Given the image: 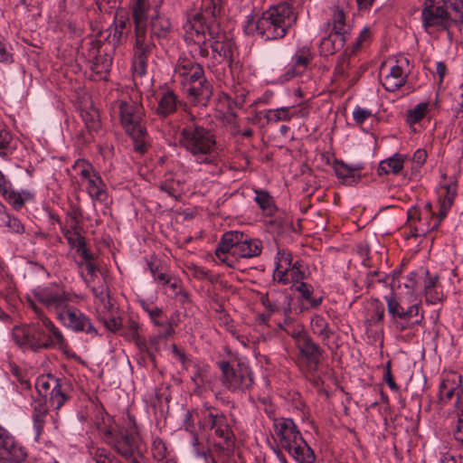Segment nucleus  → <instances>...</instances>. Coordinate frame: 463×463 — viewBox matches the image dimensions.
<instances>
[{
    "mask_svg": "<svg viewBox=\"0 0 463 463\" xmlns=\"http://www.w3.org/2000/svg\"><path fill=\"white\" fill-rule=\"evenodd\" d=\"M29 305L38 320L31 325L14 328L13 337L15 343L20 347L32 351L67 346V340L53 322L33 300L29 301Z\"/></svg>",
    "mask_w": 463,
    "mask_h": 463,
    "instance_id": "f257e3e1",
    "label": "nucleus"
},
{
    "mask_svg": "<svg viewBox=\"0 0 463 463\" xmlns=\"http://www.w3.org/2000/svg\"><path fill=\"white\" fill-rule=\"evenodd\" d=\"M298 19L293 6L288 3H280L269 7L255 20L247 17L244 32L247 34L257 33L265 41L279 40L285 37Z\"/></svg>",
    "mask_w": 463,
    "mask_h": 463,
    "instance_id": "f03ea898",
    "label": "nucleus"
},
{
    "mask_svg": "<svg viewBox=\"0 0 463 463\" xmlns=\"http://www.w3.org/2000/svg\"><path fill=\"white\" fill-rule=\"evenodd\" d=\"M222 9V0H202L198 12L188 14L183 27L186 41L193 57L207 58L210 43L207 35V24L213 16L219 15Z\"/></svg>",
    "mask_w": 463,
    "mask_h": 463,
    "instance_id": "7ed1b4c3",
    "label": "nucleus"
},
{
    "mask_svg": "<svg viewBox=\"0 0 463 463\" xmlns=\"http://www.w3.org/2000/svg\"><path fill=\"white\" fill-rule=\"evenodd\" d=\"M122 420V425L117 429H107L104 438L129 463H147L141 449L135 417L128 413Z\"/></svg>",
    "mask_w": 463,
    "mask_h": 463,
    "instance_id": "20e7f679",
    "label": "nucleus"
},
{
    "mask_svg": "<svg viewBox=\"0 0 463 463\" xmlns=\"http://www.w3.org/2000/svg\"><path fill=\"white\" fill-rule=\"evenodd\" d=\"M179 144L198 164H211L217 152L214 133L194 122L193 115H191V122L180 131Z\"/></svg>",
    "mask_w": 463,
    "mask_h": 463,
    "instance_id": "39448f33",
    "label": "nucleus"
},
{
    "mask_svg": "<svg viewBox=\"0 0 463 463\" xmlns=\"http://www.w3.org/2000/svg\"><path fill=\"white\" fill-rule=\"evenodd\" d=\"M203 414L199 425L203 430L211 431L208 435L210 446L215 452L230 457L235 449L236 438L228 417L217 410H208Z\"/></svg>",
    "mask_w": 463,
    "mask_h": 463,
    "instance_id": "423d86ee",
    "label": "nucleus"
},
{
    "mask_svg": "<svg viewBox=\"0 0 463 463\" xmlns=\"http://www.w3.org/2000/svg\"><path fill=\"white\" fill-rule=\"evenodd\" d=\"M384 300L393 330L400 334L409 331L402 338L405 341L411 340L415 336V334L411 331L424 320L423 314L420 313V305H406L403 300L398 298L392 292L384 296Z\"/></svg>",
    "mask_w": 463,
    "mask_h": 463,
    "instance_id": "0eeeda50",
    "label": "nucleus"
},
{
    "mask_svg": "<svg viewBox=\"0 0 463 463\" xmlns=\"http://www.w3.org/2000/svg\"><path fill=\"white\" fill-rule=\"evenodd\" d=\"M118 109L121 126L133 140L134 149L145 153L148 146V134L142 105L133 101H119Z\"/></svg>",
    "mask_w": 463,
    "mask_h": 463,
    "instance_id": "6e6552de",
    "label": "nucleus"
},
{
    "mask_svg": "<svg viewBox=\"0 0 463 463\" xmlns=\"http://www.w3.org/2000/svg\"><path fill=\"white\" fill-rule=\"evenodd\" d=\"M262 249L260 240L251 238L239 231H230L222 234L215 250V255L222 261H224L222 256L228 252L240 258L250 259L260 256Z\"/></svg>",
    "mask_w": 463,
    "mask_h": 463,
    "instance_id": "1a4fd4ad",
    "label": "nucleus"
},
{
    "mask_svg": "<svg viewBox=\"0 0 463 463\" xmlns=\"http://www.w3.org/2000/svg\"><path fill=\"white\" fill-rule=\"evenodd\" d=\"M216 364L222 373V384L228 391L241 393L252 388L253 373L247 364L240 361L221 360Z\"/></svg>",
    "mask_w": 463,
    "mask_h": 463,
    "instance_id": "9d476101",
    "label": "nucleus"
},
{
    "mask_svg": "<svg viewBox=\"0 0 463 463\" xmlns=\"http://www.w3.org/2000/svg\"><path fill=\"white\" fill-rule=\"evenodd\" d=\"M217 16H213V19H210L207 24V35L212 50V59L213 63L227 61L232 71L237 66V62H235L236 45L234 41L221 30Z\"/></svg>",
    "mask_w": 463,
    "mask_h": 463,
    "instance_id": "9b49d317",
    "label": "nucleus"
},
{
    "mask_svg": "<svg viewBox=\"0 0 463 463\" xmlns=\"http://www.w3.org/2000/svg\"><path fill=\"white\" fill-rule=\"evenodd\" d=\"M33 294L37 301L50 310L58 314L66 309L71 304H77V295L65 290L57 284H50L45 287H39L33 289Z\"/></svg>",
    "mask_w": 463,
    "mask_h": 463,
    "instance_id": "f8f14e48",
    "label": "nucleus"
},
{
    "mask_svg": "<svg viewBox=\"0 0 463 463\" xmlns=\"http://www.w3.org/2000/svg\"><path fill=\"white\" fill-rule=\"evenodd\" d=\"M421 22L426 31L433 27L439 31H446L449 37L452 36L450 27L455 25V22L452 14L443 4L436 5L433 0L427 1L421 10Z\"/></svg>",
    "mask_w": 463,
    "mask_h": 463,
    "instance_id": "ddd939ff",
    "label": "nucleus"
},
{
    "mask_svg": "<svg viewBox=\"0 0 463 463\" xmlns=\"http://www.w3.org/2000/svg\"><path fill=\"white\" fill-rule=\"evenodd\" d=\"M57 320L67 329L74 333H85L91 337L98 335V330L91 319L81 310L71 304L66 309L58 314Z\"/></svg>",
    "mask_w": 463,
    "mask_h": 463,
    "instance_id": "4468645a",
    "label": "nucleus"
},
{
    "mask_svg": "<svg viewBox=\"0 0 463 463\" xmlns=\"http://www.w3.org/2000/svg\"><path fill=\"white\" fill-rule=\"evenodd\" d=\"M36 389L42 395H45L47 391L52 389L50 402L55 410H60L70 399L67 392L70 389L69 383L66 380L56 378L51 374L38 377L36 381Z\"/></svg>",
    "mask_w": 463,
    "mask_h": 463,
    "instance_id": "2eb2a0df",
    "label": "nucleus"
},
{
    "mask_svg": "<svg viewBox=\"0 0 463 463\" xmlns=\"http://www.w3.org/2000/svg\"><path fill=\"white\" fill-rule=\"evenodd\" d=\"M135 38L133 67L135 72L142 76L146 71L147 60L155 48V43L151 37H148L147 29L135 30Z\"/></svg>",
    "mask_w": 463,
    "mask_h": 463,
    "instance_id": "dca6fc26",
    "label": "nucleus"
},
{
    "mask_svg": "<svg viewBox=\"0 0 463 463\" xmlns=\"http://www.w3.org/2000/svg\"><path fill=\"white\" fill-rule=\"evenodd\" d=\"M298 360L309 373L317 371L324 350L312 338L306 337L297 345Z\"/></svg>",
    "mask_w": 463,
    "mask_h": 463,
    "instance_id": "f3484780",
    "label": "nucleus"
},
{
    "mask_svg": "<svg viewBox=\"0 0 463 463\" xmlns=\"http://www.w3.org/2000/svg\"><path fill=\"white\" fill-rule=\"evenodd\" d=\"M89 45L86 57L90 62V70L99 75L109 72L112 64V58L105 52L102 53L101 42L99 40H90Z\"/></svg>",
    "mask_w": 463,
    "mask_h": 463,
    "instance_id": "a211bd4d",
    "label": "nucleus"
},
{
    "mask_svg": "<svg viewBox=\"0 0 463 463\" xmlns=\"http://www.w3.org/2000/svg\"><path fill=\"white\" fill-rule=\"evenodd\" d=\"M0 194L15 211H20L26 202L33 199V194L28 190L16 192L12 188V184L5 179L0 170Z\"/></svg>",
    "mask_w": 463,
    "mask_h": 463,
    "instance_id": "6ab92c4d",
    "label": "nucleus"
},
{
    "mask_svg": "<svg viewBox=\"0 0 463 463\" xmlns=\"http://www.w3.org/2000/svg\"><path fill=\"white\" fill-rule=\"evenodd\" d=\"M273 430L282 449L302 436L298 426L290 418L274 419Z\"/></svg>",
    "mask_w": 463,
    "mask_h": 463,
    "instance_id": "aec40b11",
    "label": "nucleus"
},
{
    "mask_svg": "<svg viewBox=\"0 0 463 463\" xmlns=\"http://www.w3.org/2000/svg\"><path fill=\"white\" fill-rule=\"evenodd\" d=\"M292 297L287 292H277L269 290L266 296L261 298L262 305L270 312L282 311L285 316L291 313Z\"/></svg>",
    "mask_w": 463,
    "mask_h": 463,
    "instance_id": "412c9836",
    "label": "nucleus"
},
{
    "mask_svg": "<svg viewBox=\"0 0 463 463\" xmlns=\"http://www.w3.org/2000/svg\"><path fill=\"white\" fill-rule=\"evenodd\" d=\"M397 62V64L390 68L383 80V86L389 92L396 91L407 81L408 73L404 71L403 64L408 66L409 60L404 58Z\"/></svg>",
    "mask_w": 463,
    "mask_h": 463,
    "instance_id": "4be33fe9",
    "label": "nucleus"
},
{
    "mask_svg": "<svg viewBox=\"0 0 463 463\" xmlns=\"http://www.w3.org/2000/svg\"><path fill=\"white\" fill-rule=\"evenodd\" d=\"M156 107L155 113L160 118H166L174 114L179 102L177 95L170 89H164L156 96Z\"/></svg>",
    "mask_w": 463,
    "mask_h": 463,
    "instance_id": "5701e85b",
    "label": "nucleus"
},
{
    "mask_svg": "<svg viewBox=\"0 0 463 463\" xmlns=\"http://www.w3.org/2000/svg\"><path fill=\"white\" fill-rule=\"evenodd\" d=\"M284 449L288 451L298 463H314L316 460L314 450L302 436L287 445Z\"/></svg>",
    "mask_w": 463,
    "mask_h": 463,
    "instance_id": "b1692460",
    "label": "nucleus"
},
{
    "mask_svg": "<svg viewBox=\"0 0 463 463\" xmlns=\"http://www.w3.org/2000/svg\"><path fill=\"white\" fill-rule=\"evenodd\" d=\"M139 328L140 326L138 322L134 320L132 317H128L123 320V326L121 327L120 334L129 341H133L139 351L149 353L147 341L140 336Z\"/></svg>",
    "mask_w": 463,
    "mask_h": 463,
    "instance_id": "393cba45",
    "label": "nucleus"
},
{
    "mask_svg": "<svg viewBox=\"0 0 463 463\" xmlns=\"http://www.w3.org/2000/svg\"><path fill=\"white\" fill-rule=\"evenodd\" d=\"M185 91L192 103L206 106L212 97L213 87L208 80H204L187 86Z\"/></svg>",
    "mask_w": 463,
    "mask_h": 463,
    "instance_id": "a878e982",
    "label": "nucleus"
},
{
    "mask_svg": "<svg viewBox=\"0 0 463 463\" xmlns=\"http://www.w3.org/2000/svg\"><path fill=\"white\" fill-rule=\"evenodd\" d=\"M0 447L7 453H10L17 461H24L27 453L23 446H21L13 435L7 430L0 425Z\"/></svg>",
    "mask_w": 463,
    "mask_h": 463,
    "instance_id": "bb28decb",
    "label": "nucleus"
},
{
    "mask_svg": "<svg viewBox=\"0 0 463 463\" xmlns=\"http://www.w3.org/2000/svg\"><path fill=\"white\" fill-rule=\"evenodd\" d=\"M363 166L361 164L348 165L342 161H335L334 164V170L336 176L342 180L344 184L352 185L356 184L360 178V171Z\"/></svg>",
    "mask_w": 463,
    "mask_h": 463,
    "instance_id": "cd10ccee",
    "label": "nucleus"
},
{
    "mask_svg": "<svg viewBox=\"0 0 463 463\" xmlns=\"http://www.w3.org/2000/svg\"><path fill=\"white\" fill-rule=\"evenodd\" d=\"M86 191L93 200L105 202L108 198V188L100 175L96 170L85 181Z\"/></svg>",
    "mask_w": 463,
    "mask_h": 463,
    "instance_id": "c85d7f7f",
    "label": "nucleus"
},
{
    "mask_svg": "<svg viewBox=\"0 0 463 463\" xmlns=\"http://www.w3.org/2000/svg\"><path fill=\"white\" fill-rule=\"evenodd\" d=\"M313 60V54L307 46H303L297 50L291 59V67L287 71V75L294 77L296 75L302 74L311 61Z\"/></svg>",
    "mask_w": 463,
    "mask_h": 463,
    "instance_id": "c756f323",
    "label": "nucleus"
},
{
    "mask_svg": "<svg viewBox=\"0 0 463 463\" xmlns=\"http://www.w3.org/2000/svg\"><path fill=\"white\" fill-rule=\"evenodd\" d=\"M460 382L461 376L457 373H451L441 381L439 391L440 403L446 404L455 394L458 395Z\"/></svg>",
    "mask_w": 463,
    "mask_h": 463,
    "instance_id": "7c9ffc66",
    "label": "nucleus"
},
{
    "mask_svg": "<svg viewBox=\"0 0 463 463\" xmlns=\"http://www.w3.org/2000/svg\"><path fill=\"white\" fill-rule=\"evenodd\" d=\"M372 38V32L370 27L365 26L362 29L359 35L356 37L355 41L353 43L352 46H347L345 50V52L341 56L340 63L337 67V70L344 73V64L346 60L354 55L364 43H368Z\"/></svg>",
    "mask_w": 463,
    "mask_h": 463,
    "instance_id": "2f4dec72",
    "label": "nucleus"
},
{
    "mask_svg": "<svg viewBox=\"0 0 463 463\" xmlns=\"http://www.w3.org/2000/svg\"><path fill=\"white\" fill-rule=\"evenodd\" d=\"M348 39L330 33L328 36L324 37L319 44V53L322 56L333 55L338 51L342 50Z\"/></svg>",
    "mask_w": 463,
    "mask_h": 463,
    "instance_id": "473e14b6",
    "label": "nucleus"
},
{
    "mask_svg": "<svg viewBox=\"0 0 463 463\" xmlns=\"http://www.w3.org/2000/svg\"><path fill=\"white\" fill-rule=\"evenodd\" d=\"M332 26L331 33L344 36L348 39L351 33V26L346 22L345 13L339 7H334L332 15L328 22Z\"/></svg>",
    "mask_w": 463,
    "mask_h": 463,
    "instance_id": "72a5a7b5",
    "label": "nucleus"
},
{
    "mask_svg": "<svg viewBox=\"0 0 463 463\" xmlns=\"http://www.w3.org/2000/svg\"><path fill=\"white\" fill-rule=\"evenodd\" d=\"M215 377L211 373L209 364H195L191 380L197 390L205 389L210 386Z\"/></svg>",
    "mask_w": 463,
    "mask_h": 463,
    "instance_id": "f704fd0d",
    "label": "nucleus"
},
{
    "mask_svg": "<svg viewBox=\"0 0 463 463\" xmlns=\"http://www.w3.org/2000/svg\"><path fill=\"white\" fill-rule=\"evenodd\" d=\"M172 31V24L170 20L165 16L156 15L150 22L151 40L156 37L159 41L167 38Z\"/></svg>",
    "mask_w": 463,
    "mask_h": 463,
    "instance_id": "c9c22d12",
    "label": "nucleus"
},
{
    "mask_svg": "<svg viewBox=\"0 0 463 463\" xmlns=\"http://www.w3.org/2000/svg\"><path fill=\"white\" fill-rule=\"evenodd\" d=\"M404 164V156L399 153L394 154L393 156L382 160L377 168V173L379 175H397L403 168Z\"/></svg>",
    "mask_w": 463,
    "mask_h": 463,
    "instance_id": "e433bc0d",
    "label": "nucleus"
},
{
    "mask_svg": "<svg viewBox=\"0 0 463 463\" xmlns=\"http://www.w3.org/2000/svg\"><path fill=\"white\" fill-rule=\"evenodd\" d=\"M18 139L5 128L0 126V156L9 158L16 150Z\"/></svg>",
    "mask_w": 463,
    "mask_h": 463,
    "instance_id": "4c0bfd02",
    "label": "nucleus"
},
{
    "mask_svg": "<svg viewBox=\"0 0 463 463\" xmlns=\"http://www.w3.org/2000/svg\"><path fill=\"white\" fill-rule=\"evenodd\" d=\"M148 9V0H133L132 17L135 23V30L147 29L146 20Z\"/></svg>",
    "mask_w": 463,
    "mask_h": 463,
    "instance_id": "58836bf2",
    "label": "nucleus"
},
{
    "mask_svg": "<svg viewBox=\"0 0 463 463\" xmlns=\"http://www.w3.org/2000/svg\"><path fill=\"white\" fill-rule=\"evenodd\" d=\"M286 317L284 321L279 324V328L288 335L291 336L295 340L296 345H298L301 340L309 337V335L307 334L302 325L293 322L288 316Z\"/></svg>",
    "mask_w": 463,
    "mask_h": 463,
    "instance_id": "ea45409f",
    "label": "nucleus"
},
{
    "mask_svg": "<svg viewBox=\"0 0 463 463\" xmlns=\"http://www.w3.org/2000/svg\"><path fill=\"white\" fill-rule=\"evenodd\" d=\"M311 328L315 335L320 336L323 342H326L334 335L326 318L321 315H315L311 318Z\"/></svg>",
    "mask_w": 463,
    "mask_h": 463,
    "instance_id": "a19ab883",
    "label": "nucleus"
},
{
    "mask_svg": "<svg viewBox=\"0 0 463 463\" xmlns=\"http://www.w3.org/2000/svg\"><path fill=\"white\" fill-rule=\"evenodd\" d=\"M292 107H281L275 109H266L263 111L264 118L268 124H275L279 121H289L294 114L291 112Z\"/></svg>",
    "mask_w": 463,
    "mask_h": 463,
    "instance_id": "79ce46f5",
    "label": "nucleus"
},
{
    "mask_svg": "<svg viewBox=\"0 0 463 463\" xmlns=\"http://www.w3.org/2000/svg\"><path fill=\"white\" fill-rule=\"evenodd\" d=\"M196 463H216L211 450L201 447L199 437H194L190 440Z\"/></svg>",
    "mask_w": 463,
    "mask_h": 463,
    "instance_id": "37998d69",
    "label": "nucleus"
},
{
    "mask_svg": "<svg viewBox=\"0 0 463 463\" xmlns=\"http://www.w3.org/2000/svg\"><path fill=\"white\" fill-rule=\"evenodd\" d=\"M384 307L383 305L377 299L373 300L368 309L365 324L367 326H377L383 320Z\"/></svg>",
    "mask_w": 463,
    "mask_h": 463,
    "instance_id": "c03bdc74",
    "label": "nucleus"
},
{
    "mask_svg": "<svg viewBox=\"0 0 463 463\" xmlns=\"http://www.w3.org/2000/svg\"><path fill=\"white\" fill-rule=\"evenodd\" d=\"M33 427L36 430L37 436L41 434L43 431L45 420L44 417L46 416L48 412V409L46 407V404L42 401H35L33 404Z\"/></svg>",
    "mask_w": 463,
    "mask_h": 463,
    "instance_id": "a18cd8bd",
    "label": "nucleus"
},
{
    "mask_svg": "<svg viewBox=\"0 0 463 463\" xmlns=\"http://www.w3.org/2000/svg\"><path fill=\"white\" fill-rule=\"evenodd\" d=\"M255 202L266 215H272L276 211L273 198L267 191L256 190Z\"/></svg>",
    "mask_w": 463,
    "mask_h": 463,
    "instance_id": "49530a36",
    "label": "nucleus"
},
{
    "mask_svg": "<svg viewBox=\"0 0 463 463\" xmlns=\"http://www.w3.org/2000/svg\"><path fill=\"white\" fill-rule=\"evenodd\" d=\"M429 109V102H420L417 104L413 109L407 111L406 123L411 127L420 122L427 115Z\"/></svg>",
    "mask_w": 463,
    "mask_h": 463,
    "instance_id": "de8ad7c7",
    "label": "nucleus"
},
{
    "mask_svg": "<svg viewBox=\"0 0 463 463\" xmlns=\"http://www.w3.org/2000/svg\"><path fill=\"white\" fill-rule=\"evenodd\" d=\"M80 116L90 132H97L100 128L99 114L96 109L91 108L89 110H81Z\"/></svg>",
    "mask_w": 463,
    "mask_h": 463,
    "instance_id": "09e8293b",
    "label": "nucleus"
},
{
    "mask_svg": "<svg viewBox=\"0 0 463 463\" xmlns=\"http://www.w3.org/2000/svg\"><path fill=\"white\" fill-rule=\"evenodd\" d=\"M140 306L143 308V310L147 313L155 326H158L165 325V319H164V313L161 308L145 300L140 301Z\"/></svg>",
    "mask_w": 463,
    "mask_h": 463,
    "instance_id": "8fccbe9b",
    "label": "nucleus"
},
{
    "mask_svg": "<svg viewBox=\"0 0 463 463\" xmlns=\"http://www.w3.org/2000/svg\"><path fill=\"white\" fill-rule=\"evenodd\" d=\"M443 5L452 14L455 25L463 24V0H443Z\"/></svg>",
    "mask_w": 463,
    "mask_h": 463,
    "instance_id": "3c124183",
    "label": "nucleus"
},
{
    "mask_svg": "<svg viewBox=\"0 0 463 463\" xmlns=\"http://www.w3.org/2000/svg\"><path fill=\"white\" fill-rule=\"evenodd\" d=\"M151 451L154 459L158 463L172 454V451L168 449L165 442L158 437L153 439Z\"/></svg>",
    "mask_w": 463,
    "mask_h": 463,
    "instance_id": "603ef678",
    "label": "nucleus"
},
{
    "mask_svg": "<svg viewBox=\"0 0 463 463\" xmlns=\"http://www.w3.org/2000/svg\"><path fill=\"white\" fill-rule=\"evenodd\" d=\"M72 169L80 176L83 182L95 171L94 166L85 159L76 160Z\"/></svg>",
    "mask_w": 463,
    "mask_h": 463,
    "instance_id": "864d4df0",
    "label": "nucleus"
},
{
    "mask_svg": "<svg viewBox=\"0 0 463 463\" xmlns=\"http://www.w3.org/2000/svg\"><path fill=\"white\" fill-rule=\"evenodd\" d=\"M196 62L191 61H178L175 68V76L182 80V84L185 86V80L188 79V75L192 71V66H194Z\"/></svg>",
    "mask_w": 463,
    "mask_h": 463,
    "instance_id": "5fc2aeb1",
    "label": "nucleus"
},
{
    "mask_svg": "<svg viewBox=\"0 0 463 463\" xmlns=\"http://www.w3.org/2000/svg\"><path fill=\"white\" fill-rule=\"evenodd\" d=\"M61 232L71 248L76 249L78 247V243L84 241L85 240V238L79 233L76 226L70 229L65 227L61 228Z\"/></svg>",
    "mask_w": 463,
    "mask_h": 463,
    "instance_id": "6e6d98bb",
    "label": "nucleus"
},
{
    "mask_svg": "<svg viewBox=\"0 0 463 463\" xmlns=\"http://www.w3.org/2000/svg\"><path fill=\"white\" fill-rule=\"evenodd\" d=\"M2 222L9 229L11 232L23 234L24 232V226L22 222L15 216L8 213Z\"/></svg>",
    "mask_w": 463,
    "mask_h": 463,
    "instance_id": "4d7b16f0",
    "label": "nucleus"
},
{
    "mask_svg": "<svg viewBox=\"0 0 463 463\" xmlns=\"http://www.w3.org/2000/svg\"><path fill=\"white\" fill-rule=\"evenodd\" d=\"M126 27V22L123 20H120L118 24H116L112 33H110L109 35V37L112 38L114 44H119L123 42V40L127 38Z\"/></svg>",
    "mask_w": 463,
    "mask_h": 463,
    "instance_id": "13d9d810",
    "label": "nucleus"
},
{
    "mask_svg": "<svg viewBox=\"0 0 463 463\" xmlns=\"http://www.w3.org/2000/svg\"><path fill=\"white\" fill-rule=\"evenodd\" d=\"M204 80H207L204 76L203 68L200 63L196 62L194 66H192V71L188 75V79L185 80V85L187 84L189 86L191 84L197 83L199 81L203 82Z\"/></svg>",
    "mask_w": 463,
    "mask_h": 463,
    "instance_id": "bf43d9fd",
    "label": "nucleus"
},
{
    "mask_svg": "<svg viewBox=\"0 0 463 463\" xmlns=\"http://www.w3.org/2000/svg\"><path fill=\"white\" fill-rule=\"evenodd\" d=\"M95 463H122L105 449L98 448L93 454Z\"/></svg>",
    "mask_w": 463,
    "mask_h": 463,
    "instance_id": "052dcab7",
    "label": "nucleus"
},
{
    "mask_svg": "<svg viewBox=\"0 0 463 463\" xmlns=\"http://www.w3.org/2000/svg\"><path fill=\"white\" fill-rule=\"evenodd\" d=\"M275 260L276 265L282 268H289L292 267L293 256L291 251L285 249H279L276 254Z\"/></svg>",
    "mask_w": 463,
    "mask_h": 463,
    "instance_id": "680f3d73",
    "label": "nucleus"
},
{
    "mask_svg": "<svg viewBox=\"0 0 463 463\" xmlns=\"http://www.w3.org/2000/svg\"><path fill=\"white\" fill-rule=\"evenodd\" d=\"M194 414L197 415V412L193 411H187L183 420V427L185 431L190 433L191 439H194V437H198L194 426Z\"/></svg>",
    "mask_w": 463,
    "mask_h": 463,
    "instance_id": "e2e57ef3",
    "label": "nucleus"
},
{
    "mask_svg": "<svg viewBox=\"0 0 463 463\" xmlns=\"http://www.w3.org/2000/svg\"><path fill=\"white\" fill-rule=\"evenodd\" d=\"M416 220L420 221V214H419L418 210L410 209L408 211V222H409V223H410L409 225L411 229L412 236H414V237L424 234L427 232L425 229H423L421 227H418L413 223V222Z\"/></svg>",
    "mask_w": 463,
    "mask_h": 463,
    "instance_id": "0e129e2a",
    "label": "nucleus"
},
{
    "mask_svg": "<svg viewBox=\"0 0 463 463\" xmlns=\"http://www.w3.org/2000/svg\"><path fill=\"white\" fill-rule=\"evenodd\" d=\"M373 112L370 109L356 106L353 111V118L356 124H364L369 118L373 117Z\"/></svg>",
    "mask_w": 463,
    "mask_h": 463,
    "instance_id": "69168bd1",
    "label": "nucleus"
},
{
    "mask_svg": "<svg viewBox=\"0 0 463 463\" xmlns=\"http://www.w3.org/2000/svg\"><path fill=\"white\" fill-rule=\"evenodd\" d=\"M290 288L299 292L301 298L305 300L309 299L310 295H312L314 292L313 286L304 281H301L296 285H292Z\"/></svg>",
    "mask_w": 463,
    "mask_h": 463,
    "instance_id": "338daca9",
    "label": "nucleus"
},
{
    "mask_svg": "<svg viewBox=\"0 0 463 463\" xmlns=\"http://www.w3.org/2000/svg\"><path fill=\"white\" fill-rule=\"evenodd\" d=\"M288 271L287 267L282 268L278 265L275 266V269L273 272V280L277 281L278 283L281 285H288L289 284V280L288 279Z\"/></svg>",
    "mask_w": 463,
    "mask_h": 463,
    "instance_id": "774afa93",
    "label": "nucleus"
}]
</instances>
